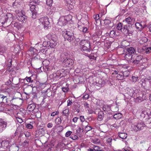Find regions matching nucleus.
I'll return each mask as SVG.
<instances>
[{"label": "nucleus", "mask_w": 151, "mask_h": 151, "mask_svg": "<svg viewBox=\"0 0 151 151\" xmlns=\"http://www.w3.org/2000/svg\"><path fill=\"white\" fill-rule=\"evenodd\" d=\"M13 106L9 104L6 105L4 106V110L7 114L11 116L14 115L13 117L15 119L16 124H18V125H19V121L18 119H19V116L18 115V112L17 113V112H15L14 111H13V109H12Z\"/></svg>", "instance_id": "nucleus-1"}, {"label": "nucleus", "mask_w": 151, "mask_h": 151, "mask_svg": "<svg viewBox=\"0 0 151 151\" xmlns=\"http://www.w3.org/2000/svg\"><path fill=\"white\" fill-rule=\"evenodd\" d=\"M80 47L81 50L89 52L90 50V44L89 41L86 40H83L80 42Z\"/></svg>", "instance_id": "nucleus-2"}, {"label": "nucleus", "mask_w": 151, "mask_h": 151, "mask_svg": "<svg viewBox=\"0 0 151 151\" xmlns=\"http://www.w3.org/2000/svg\"><path fill=\"white\" fill-rule=\"evenodd\" d=\"M63 35L65 40L70 42L74 40L73 33L70 32L65 31L63 32Z\"/></svg>", "instance_id": "nucleus-3"}, {"label": "nucleus", "mask_w": 151, "mask_h": 151, "mask_svg": "<svg viewBox=\"0 0 151 151\" xmlns=\"http://www.w3.org/2000/svg\"><path fill=\"white\" fill-rule=\"evenodd\" d=\"M145 127V125L144 123L141 122L136 123L134 124H133L131 126L132 129L135 132L143 129Z\"/></svg>", "instance_id": "nucleus-4"}, {"label": "nucleus", "mask_w": 151, "mask_h": 151, "mask_svg": "<svg viewBox=\"0 0 151 151\" xmlns=\"http://www.w3.org/2000/svg\"><path fill=\"white\" fill-rule=\"evenodd\" d=\"M39 22L40 25L43 26L45 29H47L50 24L48 19L47 17H42L40 18L39 20Z\"/></svg>", "instance_id": "nucleus-5"}, {"label": "nucleus", "mask_w": 151, "mask_h": 151, "mask_svg": "<svg viewBox=\"0 0 151 151\" xmlns=\"http://www.w3.org/2000/svg\"><path fill=\"white\" fill-rule=\"evenodd\" d=\"M142 58V56L136 55L133 56L132 58L130 60V61L134 64H137L139 63Z\"/></svg>", "instance_id": "nucleus-6"}, {"label": "nucleus", "mask_w": 151, "mask_h": 151, "mask_svg": "<svg viewBox=\"0 0 151 151\" xmlns=\"http://www.w3.org/2000/svg\"><path fill=\"white\" fill-rule=\"evenodd\" d=\"M63 63H65L64 65L66 67H68L70 69L73 68V61L71 59H65L63 61Z\"/></svg>", "instance_id": "nucleus-7"}, {"label": "nucleus", "mask_w": 151, "mask_h": 151, "mask_svg": "<svg viewBox=\"0 0 151 151\" xmlns=\"http://www.w3.org/2000/svg\"><path fill=\"white\" fill-rule=\"evenodd\" d=\"M43 49L42 47H40V50H38L36 49L35 48H32L30 49L29 53L30 55H31L32 56H34L35 57L36 55H37L38 52H40L44 53V51H43Z\"/></svg>", "instance_id": "nucleus-8"}, {"label": "nucleus", "mask_w": 151, "mask_h": 151, "mask_svg": "<svg viewBox=\"0 0 151 151\" xmlns=\"http://www.w3.org/2000/svg\"><path fill=\"white\" fill-rule=\"evenodd\" d=\"M78 27L80 31L83 33H86L87 32L88 29L87 27H85L84 24L81 21H79L78 23Z\"/></svg>", "instance_id": "nucleus-9"}, {"label": "nucleus", "mask_w": 151, "mask_h": 151, "mask_svg": "<svg viewBox=\"0 0 151 151\" xmlns=\"http://www.w3.org/2000/svg\"><path fill=\"white\" fill-rule=\"evenodd\" d=\"M65 1L67 7L69 10L74 8V0H65Z\"/></svg>", "instance_id": "nucleus-10"}, {"label": "nucleus", "mask_w": 151, "mask_h": 151, "mask_svg": "<svg viewBox=\"0 0 151 151\" xmlns=\"http://www.w3.org/2000/svg\"><path fill=\"white\" fill-rule=\"evenodd\" d=\"M21 14L22 15H20L19 16V22H21L22 24L25 23L27 20V17L25 15V13L24 11L22 10Z\"/></svg>", "instance_id": "nucleus-11"}, {"label": "nucleus", "mask_w": 151, "mask_h": 151, "mask_svg": "<svg viewBox=\"0 0 151 151\" xmlns=\"http://www.w3.org/2000/svg\"><path fill=\"white\" fill-rule=\"evenodd\" d=\"M6 127V122L3 119H0V132L4 130Z\"/></svg>", "instance_id": "nucleus-12"}, {"label": "nucleus", "mask_w": 151, "mask_h": 151, "mask_svg": "<svg viewBox=\"0 0 151 151\" xmlns=\"http://www.w3.org/2000/svg\"><path fill=\"white\" fill-rule=\"evenodd\" d=\"M46 37L50 41L57 42V37L55 35L53 34H48L47 35Z\"/></svg>", "instance_id": "nucleus-13"}, {"label": "nucleus", "mask_w": 151, "mask_h": 151, "mask_svg": "<svg viewBox=\"0 0 151 151\" xmlns=\"http://www.w3.org/2000/svg\"><path fill=\"white\" fill-rule=\"evenodd\" d=\"M67 23V21L66 20L64 16L60 17L59 18L58 22V25L60 26L65 25H66Z\"/></svg>", "instance_id": "nucleus-14"}, {"label": "nucleus", "mask_w": 151, "mask_h": 151, "mask_svg": "<svg viewBox=\"0 0 151 151\" xmlns=\"http://www.w3.org/2000/svg\"><path fill=\"white\" fill-rule=\"evenodd\" d=\"M28 146L29 144L28 142L27 141H24L22 144V145H20V148L21 149L23 150L22 151H28Z\"/></svg>", "instance_id": "nucleus-15"}, {"label": "nucleus", "mask_w": 151, "mask_h": 151, "mask_svg": "<svg viewBox=\"0 0 151 151\" xmlns=\"http://www.w3.org/2000/svg\"><path fill=\"white\" fill-rule=\"evenodd\" d=\"M31 3H32V2L30 3L29 5L30 7V11L32 12H37L39 10L38 6L32 3L31 4Z\"/></svg>", "instance_id": "nucleus-16"}, {"label": "nucleus", "mask_w": 151, "mask_h": 151, "mask_svg": "<svg viewBox=\"0 0 151 151\" xmlns=\"http://www.w3.org/2000/svg\"><path fill=\"white\" fill-rule=\"evenodd\" d=\"M142 52H144L146 54H149L151 52V47H147L145 46L142 48Z\"/></svg>", "instance_id": "nucleus-17"}, {"label": "nucleus", "mask_w": 151, "mask_h": 151, "mask_svg": "<svg viewBox=\"0 0 151 151\" xmlns=\"http://www.w3.org/2000/svg\"><path fill=\"white\" fill-rule=\"evenodd\" d=\"M135 19L134 18H131L130 17H129L126 19L125 20H124L123 22H126L128 24H131L132 22H134L135 21Z\"/></svg>", "instance_id": "nucleus-18"}, {"label": "nucleus", "mask_w": 151, "mask_h": 151, "mask_svg": "<svg viewBox=\"0 0 151 151\" xmlns=\"http://www.w3.org/2000/svg\"><path fill=\"white\" fill-rule=\"evenodd\" d=\"M102 109L105 112L110 111L111 110L110 106L107 104L103 105Z\"/></svg>", "instance_id": "nucleus-19"}, {"label": "nucleus", "mask_w": 151, "mask_h": 151, "mask_svg": "<svg viewBox=\"0 0 151 151\" xmlns=\"http://www.w3.org/2000/svg\"><path fill=\"white\" fill-rule=\"evenodd\" d=\"M135 26L136 28L140 31H141L144 28L142 24L139 22L136 23Z\"/></svg>", "instance_id": "nucleus-20"}, {"label": "nucleus", "mask_w": 151, "mask_h": 151, "mask_svg": "<svg viewBox=\"0 0 151 151\" xmlns=\"http://www.w3.org/2000/svg\"><path fill=\"white\" fill-rule=\"evenodd\" d=\"M35 107V105L34 104H29L27 107V109L29 111H33Z\"/></svg>", "instance_id": "nucleus-21"}, {"label": "nucleus", "mask_w": 151, "mask_h": 151, "mask_svg": "<svg viewBox=\"0 0 151 151\" xmlns=\"http://www.w3.org/2000/svg\"><path fill=\"white\" fill-rule=\"evenodd\" d=\"M119 136L121 139H125L127 137V134L125 133L120 132L119 133Z\"/></svg>", "instance_id": "nucleus-22"}, {"label": "nucleus", "mask_w": 151, "mask_h": 151, "mask_svg": "<svg viewBox=\"0 0 151 151\" xmlns=\"http://www.w3.org/2000/svg\"><path fill=\"white\" fill-rule=\"evenodd\" d=\"M104 116V114L103 111L99 112L98 113V120L99 121L102 120Z\"/></svg>", "instance_id": "nucleus-23"}, {"label": "nucleus", "mask_w": 151, "mask_h": 151, "mask_svg": "<svg viewBox=\"0 0 151 151\" xmlns=\"http://www.w3.org/2000/svg\"><path fill=\"white\" fill-rule=\"evenodd\" d=\"M105 83L104 81L101 79H100L98 81V83H97V85L99 87H101L104 86Z\"/></svg>", "instance_id": "nucleus-24"}, {"label": "nucleus", "mask_w": 151, "mask_h": 151, "mask_svg": "<svg viewBox=\"0 0 151 151\" xmlns=\"http://www.w3.org/2000/svg\"><path fill=\"white\" fill-rule=\"evenodd\" d=\"M57 42L50 41L49 42V46L52 48H54L57 45Z\"/></svg>", "instance_id": "nucleus-25"}, {"label": "nucleus", "mask_w": 151, "mask_h": 151, "mask_svg": "<svg viewBox=\"0 0 151 151\" xmlns=\"http://www.w3.org/2000/svg\"><path fill=\"white\" fill-rule=\"evenodd\" d=\"M127 51L129 53L133 54L136 52V50L134 48L130 47L128 48L127 50Z\"/></svg>", "instance_id": "nucleus-26"}, {"label": "nucleus", "mask_w": 151, "mask_h": 151, "mask_svg": "<svg viewBox=\"0 0 151 151\" xmlns=\"http://www.w3.org/2000/svg\"><path fill=\"white\" fill-rule=\"evenodd\" d=\"M5 91L8 93V94H11L14 91V89L12 87H10L6 89Z\"/></svg>", "instance_id": "nucleus-27"}, {"label": "nucleus", "mask_w": 151, "mask_h": 151, "mask_svg": "<svg viewBox=\"0 0 151 151\" xmlns=\"http://www.w3.org/2000/svg\"><path fill=\"white\" fill-rule=\"evenodd\" d=\"M6 50V49L4 46L0 45V54L4 53Z\"/></svg>", "instance_id": "nucleus-28"}, {"label": "nucleus", "mask_w": 151, "mask_h": 151, "mask_svg": "<svg viewBox=\"0 0 151 151\" xmlns=\"http://www.w3.org/2000/svg\"><path fill=\"white\" fill-rule=\"evenodd\" d=\"M9 142L8 140L2 141V147L4 148L7 147L9 145Z\"/></svg>", "instance_id": "nucleus-29"}, {"label": "nucleus", "mask_w": 151, "mask_h": 151, "mask_svg": "<svg viewBox=\"0 0 151 151\" xmlns=\"http://www.w3.org/2000/svg\"><path fill=\"white\" fill-rule=\"evenodd\" d=\"M122 114L120 113L116 114L114 115L113 117L116 119H118L122 118Z\"/></svg>", "instance_id": "nucleus-30"}, {"label": "nucleus", "mask_w": 151, "mask_h": 151, "mask_svg": "<svg viewBox=\"0 0 151 151\" xmlns=\"http://www.w3.org/2000/svg\"><path fill=\"white\" fill-rule=\"evenodd\" d=\"M133 56L132 55H131L129 53H127L124 56V58L125 59L127 60H128L132 58Z\"/></svg>", "instance_id": "nucleus-31"}, {"label": "nucleus", "mask_w": 151, "mask_h": 151, "mask_svg": "<svg viewBox=\"0 0 151 151\" xmlns=\"http://www.w3.org/2000/svg\"><path fill=\"white\" fill-rule=\"evenodd\" d=\"M115 31L113 30L111 31L109 33V36L111 37H115L116 36Z\"/></svg>", "instance_id": "nucleus-32"}, {"label": "nucleus", "mask_w": 151, "mask_h": 151, "mask_svg": "<svg viewBox=\"0 0 151 151\" xmlns=\"http://www.w3.org/2000/svg\"><path fill=\"white\" fill-rule=\"evenodd\" d=\"M65 20L67 21V22L69 21H70L72 20V16L70 15H68L67 16L64 17Z\"/></svg>", "instance_id": "nucleus-33"}, {"label": "nucleus", "mask_w": 151, "mask_h": 151, "mask_svg": "<svg viewBox=\"0 0 151 151\" xmlns=\"http://www.w3.org/2000/svg\"><path fill=\"white\" fill-rule=\"evenodd\" d=\"M92 142L96 144H99L100 143V140L97 138H94L92 140Z\"/></svg>", "instance_id": "nucleus-34"}, {"label": "nucleus", "mask_w": 151, "mask_h": 151, "mask_svg": "<svg viewBox=\"0 0 151 151\" xmlns=\"http://www.w3.org/2000/svg\"><path fill=\"white\" fill-rule=\"evenodd\" d=\"M63 114L66 116H68L69 114V109H66L63 111Z\"/></svg>", "instance_id": "nucleus-35"}, {"label": "nucleus", "mask_w": 151, "mask_h": 151, "mask_svg": "<svg viewBox=\"0 0 151 151\" xmlns=\"http://www.w3.org/2000/svg\"><path fill=\"white\" fill-rule=\"evenodd\" d=\"M11 61L9 62L10 63V64H11ZM14 70V69L12 68V66H11V65L8 66L7 68V71H8L9 72H11L13 71Z\"/></svg>", "instance_id": "nucleus-36"}, {"label": "nucleus", "mask_w": 151, "mask_h": 151, "mask_svg": "<svg viewBox=\"0 0 151 151\" xmlns=\"http://www.w3.org/2000/svg\"><path fill=\"white\" fill-rule=\"evenodd\" d=\"M62 70V72H61V77L65 76L66 75V73L67 72L66 70H65L64 69H61Z\"/></svg>", "instance_id": "nucleus-37"}, {"label": "nucleus", "mask_w": 151, "mask_h": 151, "mask_svg": "<svg viewBox=\"0 0 151 151\" xmlns=\"http://www.w3.org/2000/svg\"><path fill=\"white\" fill-rule=\"evenodd\" d=\"M93 148L95 151H101L102 150V148L101 147L96 145H94L93 146Z\"/></svg>", "instance_id": "nucleus-38"}, {"label": "nucleus", "mask_w": 151, "mask_h": 151, "mask_svg": "<svg viewBox=\"0 0 151 151\" xmlns=\"http://www.w3.org/2000/svg\"><path fill=\"white\" fill-rule=\"evenodd\" d=\"M116 28L119 30H122V25L121 23H119L117 25Z\"/></svg>", "instance_id": "nucleus-39"}, {"label": "nucleus", "mask_w": 151, "mask_h": 151, "mask_svg": "<svg viewBox=\"0 0 151 151\" xmlns=\"http://www.w3.org/2000/svg\"><path fill=\"white\" fill-rule=\"evenodd\" d=\"M3 96L2 99H3V100L2 102H3L4 103L8 102H7V99H8L7 96L6 95H3Z\"/></svg>", "instance_id": "nucleus-40"}, {"label": "nucleus", "mask_w": 151, "mask_h": 151, "mask_svg": "<svg viewBox=\"0 0 151 151\" xmlns=\"http://www.w3.org/2000/svg\"><path fill=\"white\" fill-rule=\"evenodd\" d=\"M11 105L13 106H12V108H13V109H14V110L13 111H14L15 112H17H17L18 113V112L16 110H18V106L15 105Z\"/></svg>", "instance_id": "nucleus-41"}, {"label": "nucleus", "mask_w": 151, "mask_h": 151, "mask_svg": "<svg viewBox=\"0 0 151 151\" xmlns=\"http://www.w3.org/2000/svg\"><path fill=\"white\" fill-rule=\"evenodd\" d=\"M91 129L92 127H91L87 125L86 126L85 128V131L87 132L88 131L91 130Z\"/></svg>", "instance_id": "nucleus-42"}, {"label": "nucleus", "mask_w": 151, "mask_h": 151, "mask_svg": "<svg viewBox=\"0 0 151 151\" xmlns=\"http://www.w3.org/2000/svg\"><path fill=\"white\" fill-rule=\"evenodd\" d=\"M49 42H48L47 41H44L43 42L42 44V47H45L47 46H49Z\"/></svg>", "instance_id": "nucleus-43"}, {"label": "nucleus", "mask_w": 151, "mask_h": 151, "mask_svg": "<svg viewBox=\"0 0 151 151\" xmlns=\"http://www.w3.org/2000/svg\"><path fill=\"white\" fill-rule=\"evenodd\" d=\"M61 72H62V70H58L56 73V76L58 77H60L61 78L62 77Z\"/></svg>", "instance_id": "nucleus-44"}, {"label": "nucleus", "mask_w": 151, "mask_h": 151, "mask_svg": "<svg viewBox=\"0 0 151 151\" xmlns=\"http://www.w3.org/2000/svg\"><path fill=\"white\" fill-rule=\"evenodd\" d=\"M46 1L47 4L49 6H52L53 2L52 0H46Z\"/></svg>", "instance_id": "nucleus-45"}, {"label": "nucleus", "mask_w": 151, "mask_h": 151, "mask_svg": "<svg viewBox=\"0 0 151 151\" xmlns=\"http://www.w3.org/2000/svg\"><path fill=\"white\" fill-rule=\"evenodd\" d=\"M117 78L118 80H121L123 79L124 77L122 75L119 74L117 76Z\"/></svg>", "instance_id": "nucleus-46"}, {"label": "nucleus", "mask_w": 151, "mask_h": 151, "mask_svg": "<svg viewBox=\"0 0 151 151\" xmlns=\"http://www.w3.org/2000/svg\"><path fill=\"white\" fill-rule=\"evenodd\" d=\"M59 114V112L58 111L52 112L50 114V116H54L56 115H58Z\"/></svg>", "instance_id": "nucleus-47"}, {"label": "nucleus", "mask_w": 151, "mask_h": 151, "mask_svg": "<svg viewBox=\"0 0 151 151\" xmlns=\"http://www.w3.org/2000/svg\"><path fill=\"white\" fill-rule=\"evenodd\" d=\"M93 17L96 21L99 19L100 18L99 15L98 14L94 15Z\"/></svg>", "instance_id": "nucleus-48"}, {"label": "nucleus", "mask_w": 151, "mask_h": 151, "mask_svg": "<svg viewBox=\"0 0 151 151\" xmlns=\"http://www.w3.org/2000/svg\"><path fill=\"white\" fill-rule=\"evenodd\" d=\"M72 132L71 131H68L65 134V136L66 137H69L72 133Z\"/></svg>", "instance_id": "nucleus-49"}, {"label": "nucleus", "mask_w": 151, "mask_h": 151, "mask_svg": "<svg viewBox=\"0 0 151 151\" xmlns=\"http://www.w3.org/2000/svg\"><path fill=\"white\" fill-rule=\"evenodd\" d=\"M68 90L69 88L68 87H63L62 88V90L64 92H68Z\"/></svg>", "instance_id": "nucleus-50"}, {"label": "nucleus", "mask_w": 151, "mask_h": 151, "mask_svg": "<svg viewBox=\"0 0 151 151\" xmlns=\"http://www.w3.org/2000/svg\"><path fill=\"white\" fill-rule=\"evenodd\" d=\"M14 26L15 28L17 29L18 30L19 28V24L18 22H15L14 24Z\"/></svg>", "instance_id": "nucleus-51"}, {"label": "nucleus", "mask_w": 151, "mask_h": 151, "mask_svg": "<svg viewBox=\"0 0 151 151\" xmlns=\"http://www.w3.org/2000/svg\"><path fill=\"white\" fill-rule=\"evenodd\" d=\"M26 127L29 129H31L33 128V126L29 124H27L26 126Z\"/></svg>", "instance_id": "nucleus-52"}, {"label": "nucleus", "mask_w": 151, "mask_h": 151, "mask_svg": "<svg viewBox=\"0 0 151 151\" xmlns=\"http://www.w3.org/2000/svg\"><path fill=\"white\" fill-rule=\"evenodd\" d=\"M132 81L134 82H135L137 80V79H138V77H134V76H132Z\"/></svg>", "instance_id": "nucleus-53"}, {"label": "nucleus", "mask_w": 151, "mask_h": 151, "mask_svg": "<svg viewBox=\"0 0 151 151\" xmlns=\"http://www.w3.org/2000/svg\"><path fill=\"white\" fill-rule=\"evenodd\" d=\"M32 4L35 3L36 4L38 5L40 3V1L38 0H35L33 2H32Z\"/></svg>", "instance_id": "nucleus-54"}, {"label": "nucleus", "mask_w": 151, "mask_h": 151, "mask_svg": "<svg viewBox=\"0 0 151 151\" xmlns=\"http://www.w3.org/2000/svg\"><path fill=\"white\" fill-rule=\"evenodd\" d=\"M89 96L88 94H85L83 96V98L84 99H87L88 98Z\"/></svg>", "instance_id": "nucleus-55"}, {"label": "nucleus", "mask_w": 151, "mask_h": 151, "mask_svg": "<svg viewBox=\"0 0 151 151\" xmlns=\"http://www.w3.org/2000/svg\"><path fill=\"white\" fill-rule=\"evenodd\" d=\"M142 98L141 97H138L136 99V101L139 102H141L142 101Z\"/></svg>", "instance_id": "nucleus-56"}, {"label": "nucleus", "mask_w": 151, "mask_h": 151, "mask_svg": "<svg viewBox=\"0 0 151 151\" xmlns=\"http://www.w3.org/2000/svg\"><path fill=\"white\" fill-rule=\"evenodd\" d=\"M84 106L86 109H88L89 108V104L86 102L84 103Z\"/></svg>", "instance_id": "nucleus-57"}, {"label": "nucleus", "mask_w": 151, "mask_h": 151, "mask_svg": "<svg viewBox=\"0 0 151 151\" xmlns=\"http://www.w3.org/2000/svg\"><path fill=\"white\" fill-rule=\"evenodd\" d=\"M32 18L34 19H35L36 17V14L37 12H32Z\"/></svg>", "instance_id": "nucleus-58"}, {"label": "nucleus", "mask_w": 151, "mask_h": 151, "mask_svg": "<svg viewBox=\"0 0 151 151\" xmlns=\"http://www.w3.org/2000/svg\"><path fill=\"white\" fill-rule=\"evenodd\" d=\"M67 106H70L72 103V100H71L70 99L68 100L67 101Z\"/></svg>", "instance_id": "nucleus-59"}, {"label": "nucleus", "mask_w": 151, "mask_h": 151, "mask_svg": "<svg viewBox=\"0 0 151 151\" xmlns=\"http://www.w3.org/2000/svg\"><path fill=\"white\" fill-rule=\"evenodd\" d=\"M80 119L81 120V121L82 122H83L85 121V119L83 116H81L80 117Z\"/></svg>", "instance_id": "nucleus-60"}, {"label": "nucleus", "mask_w": 151, "mask_h": 151, "mask_svg": "<svg viewBox=\"0 0 151 151\" xmlns=\"http://www.w3.org/2000/svg\"><path fill=\"white\" fill-rule=\"evenodd\" d=\"M3 95L0 94V104L2 102L3 99Z\"/></svg>", "instance_id": "nucleus-61"}, {"label": "nucleus", "mask_w": 151, "mask_h": 151, "mask_svg": "<svg viewBox=\"0 0 151 151\" xmlns=\"http://www.w3.org/2000/svg\"><path fill=\"white\" fill-rule=\"evenodd\" d=\"M71 138L73 140H75L77 139L78 137L76 135H74V136H71Z\"/></svg>", "instance_id": "nucleus-62"}, {"label": "nucleus", "mask_w": 151, "mask_h": 151, "mask_svg": "<svg viewBox=\"0 0 151 151\" xmlns=\"http://www.w3.org/2000/svg\"><path fill=\"white\" fill-rule=\"evenodd\" d=\"M26 81L27 82H32V80L31 78L30 77L27 78H26Z\"/></svg>", "instance_id": "nucleus-63"}, {"label": "nucleus", "mask_w": 151, "mask_h": 151, "mask_svg": "<svg viewBox=\"0 0 151 151\" xmlns=\"http://www.w3.org/2000/svg\"><path fill=\"white\" fill-rule=\"evenodd\" d=\"M112 139L110 138H108L106 139V142L109 143H111L112 141Z\"/></svg>", "instance_id": "nucleus-64"}]
</instances>
